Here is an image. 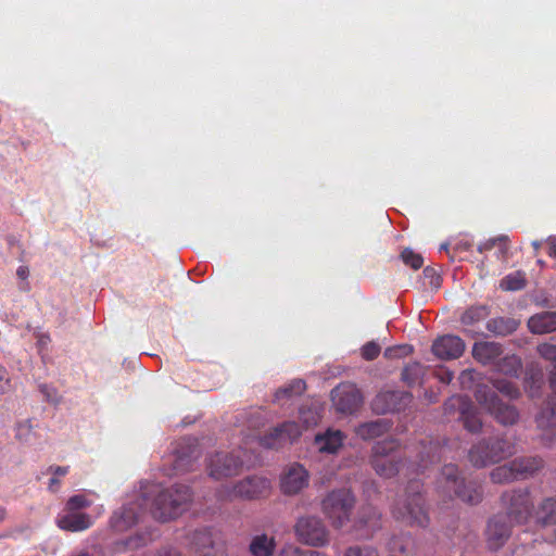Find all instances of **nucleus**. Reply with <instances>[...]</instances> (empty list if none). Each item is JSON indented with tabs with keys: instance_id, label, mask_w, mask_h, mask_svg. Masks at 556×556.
Returning <instances> with one entry per match:
<instances>
[{
	"instance_id": "bf43d9fd",
	"label": "nucleus",
	"mask_w": 556,
	"mask_h": 556,
	"mask_svg": "<svg viewBox=\"0 0 556 556\" xmlns=\"http://www.w3.org/2000/svg\"><path fill=\"white\" fill-rule=\"evenodd\" d=\"M156 556H181L179 552L172 547H163L161 548Z\"/></svg>"
},
{
	"instance_id": "6e6552de",
	"label": "nucleus",
	"mask_w": 556,
	"mask_h": 556,
	"mask_svg": "<svg viewBox=\"0 0 556 556\" xmlns=\"http://www.w3.org/2000/svg\"><path fill=\"white\" fill-rule=\"evenodd\" d=\"M476 400L503 426H513L519 419L517 408L514 405L504 403L489 386L478 388Z\"/></svg>"
},
{
	"instance_id": "37998d69",
	"label": "nucleus",
	"mask_w": 556,
	"mask_h": 556,
	"mask_svg": "<svg viewBox=\"0 0 556 556\" xmlns=\"http://www.w3.org/2000/svg\"><path fill=\"white\" fill-rule=\"evenodd\" d=\"M91 504L92 502L85 494H76L67 500L65 509L70 513H78L80 509L90 507Z\"/></svg>"
},
{
	"instance_id": "774afa93",
	"label": "nucleus",
	"mask_w": 556,
	"mask_h": 556,
	"mask_svg": "<svg viewBox=\"0 0 556 556\" xmlns=\"http://www.w3.org/2000/svg\"><path fill=\"white\" fill-rule=\"evenodd\" d=\"M532 247L535 251H538L540 248H541V242L540 241H533L532 242Z\"/></svg>"
},
{
	"instance_id": "39448f33",
	"label": "nucleus",
	"mask_w": 556,
	"mask_h": 556,
	"mask_svg": "<svg viewBox=\"0 0 556 556\" xmlns=\"http://www.w3.org/2000/svg\"><path fill=\"white\" fill-rule=\"evenodd\" d=\"M355 505V497L349 489L329 492L321 501V511L334 529L343 528L349 521Z\"/></svg>"
},
{
	"instance_id": "338daca9",
	"label": "nucleus",
	"mask_w": 556,
	"mask_h": 556,
	"mask_svg": "<svg viewBox=\"0 0 556 556\" xmlns=\"http://www.w3.org/2000/svg\"><path fill=\"white\" fill-rule=\"evenodd\" d=\"M541 388V384L538 388H534L533 386L529 389V394L531 397L539 396V389Z\"/></svg>"
},
{
	"instance_id": "4be33fe9",
	"label": "nucleus",
	"mask_w": 556,
	"mask_h": 556,
	"mask_svg": "<svg viewBox=\"0 0 556 556\" xmlns=\"http://www.w3.org/2000/svg\"><path fill=\"white\" fill-rule=\"evenodd\" d=\"M346 435L341 430L328 428L315 437L314 443L320 453L336 454L342 446Z\"/></svg>"
},
{
	"instance_id": "e433bc0d",
	"label": "nucleus",
	"mask_w": 556,
	"mask_h": 556,
	"mask_svg": "<svg viewBox=\"0 0 556 556\" xmlns=\"http://www.w3.org/2000/svg\"><path fill=\"white\" fill-rule=\"evenodd\" d=\"M491 479L495 483H506L514 480H518L514 466V460L493 469L491 471Z\"/></svg>"
},
{
	"instance_id": "0eeeda50",
	"label": "nucleus",
	"mask_w": 556,
	"mask_h": 556,
	"mask_svg": "<svg viewBox=\"0 0 556 556\" xmlns=\"http://www.w3.org/2000/svg\"><path fill=\"white\" fill-rule=\"evenodd\" d=\"M270 491L268 479L260 476H249L232 485H225L218 491V497L224 501L258 500L266 497Z\"/></svg>"
},
{
	"instance_id": "603ef678",
	"label": "nucleus",
	"mask_w": 556,
	"mask_h": 556,
	"mask_svg": "<svg viewBox=\"0 0 556 556\" xmlns=\"http://www.w3.org/2000/svg\"><path fill=\"white\" fill-rule=\"evenodd\" d=\"M425 279H429L430 287L438 289L441 285V278L433 268L426 267L422 271Z\"/></svg>"
},
{
	"instance_id": "2eb2a0df",
	"label": "nucleus",
	"mask_w": 556,
	"mask_h": 556,
	"mask_svg": "<svg viewBox=\"0 0 556 556\" xmlns=\"http://www.w3.org/2000/svg\"><path fill=\"white\" fill-rule=\"evenodd\" d=\"M464 340L454 334H444L437 338L431 346V351L440 359L451 361L459 358L465 352Z\"/></svg>"
},
{
	"instance_id": "b1692460",
	"label": "nucleus",
	"mask_w": 556,
	"mask_h": 556,
	"mask_svg": "<svg viewBox=\"0 0 556 556\" xmlns=\"http://www.w3.org/2000/svg\"><path fill=\"white\" fill-rule=\"evenodd\" d=\"M60 529L70 532H79L89 529L92 526L91 517L85 513H70L58 518Z\"/></svg>"
},
{
	"instance_id": "8fccbe9b",
	"label": "nucleus",
	"mask_w": 556,
	"mask_h": 556,
	"mask_svg": "<svg viewBox=\"0 0 556 556\" xmlns=\"http://www.w3.org/2000/svg\"><path fill=\"white\" fill-rule=\"evenodd\" d=\"M304 549L293 544L283 545L275 556H303Z\"/></svg>"
},
{
	"instance_id": "c756f323",
	"label": "nucleus",
	"mask_w": 556,
	"mask_h": 556,
	"mask_svg": "<svg viewBox=\"0 0 556 556\" xmlns=\"http://www.w3.org/2000/svg\"><path fill=\"white\" fill-rule=\"evenodd\" d=\"M427 374V367L419 362H412L404 366L401 372V380L407 387L422 384Z\"/></svg>"
},
{
	"instance_id": "e2e57ef3",
	"label": "nucleus",
	"mask_w": 556,
	"mask_h": 556,
	"mask_svg": "<svg viewBox=\"0 0 556 556\" xmlns=\"http://www.w3.org/2000/svg\"><path fill=\"white\" fill-rule=\"evenodd\" d=\"M60 480L58 477L53 476L50 481H49V485H48V489L51 491V492H56L60 488Z\"/></svg>"
},
{
	"instance_id": "6ab92c4d",
	"label": "nucleus",
	"mask_w": 556,
	"mask_h": 556,
	"mask_svg": "<svg viewBox=\"0 0 556 556\" xmlns=\"http://www.w3.org/2000/svg\"><path fill=\"white\" fill-rule=\"evenodd\" d=\"M538 428L542 430V440L551 444L556 439V401L549 399L535 418Z\"/></svg>"
},
{
	"instance_id": "a878e982",
	"label": "nucleus",
	"mask_w": 556,
	"mask_h": 556,
	"mask_svg": "<svg viewBox=\"0 0 556 556\" xmlns=\"http://www.w3.org/2000/svg\"><path fill=\"white\" fill-rule=\"evenodd\" d=\"M380 517L381 515L375 507L370 505L364 506L359 511V516L355 527L356 529L365 528L366 533L364 534V536L369 538L374 534L376 530H378L381 527Z\"/></svg>"
},
{
	"instance_id": "f8f14e48",
	"label": "nucleus",
	"mask_w": 556,
	"mask_h": 556,
	"mask_svg": "<svg viewBox=\"0 0 556 556\" xmlns=\"http://www.w3.org/2000/svg\"><path fill=\"white\" fill-rule=\"evenodd\" d=\"M302 433V429L295 421H285L271 429L261 438V445L267 448H279L286 443L296 440Z\"/></svg>"
},
{
	"instance_id": "dca6fc26",
	"label": "nucleus",
	"mask_w": 556,
	"mask_h": 556,
	"mask_svg": "<svg viewBox=\"0 0 556 556\" xmlns=\"http://www.w3.org/2000/svg\"><path fill=\"white\" fill-rule=\"evenodd\" d=\"M412 394L405 391H383L372 401V409L378 414L400 410L412 401Z\"/></svg>"
},
{
	"instance_id": "ea45409f",
	"label": "nucleus",
	"mask_w": 556,
	"mask_h": 556,
	"mask_svg": "<svg viewBox=\"0 0 556 556\" xmlns=\"http://www.w3.org/2000/svg\"><path fill=\"white\" fill-rule=\"evenodd\" d=\"M521 369V361L516 355H509L502 358L498 364V370L509 376H517Z\"/></svg>"
},
{
	"instance_id": "f3484780",
	"label": "nucleus",
	"mask_w": 556,
	"mask_h": 556,
	"mask_svg": "<svg viewBox=\"0 0 556 556\" xmlns=\"http://www.w3.org/2000/svg\"><path fill=\"white\" fill-rule=\"evenodd\" d=\"M175 453L174 469L180 472L192 470L193 464L199 459L201 454L198 440L194 438H184L179 442Z\"/></svg>"
},
{
	"instance_id": "4468645a",
	"label": "nucleus",
	"mask_w": 556,
	"mask_h": 556,
	"mask_svg": "<svg viewBox=\"0 0 556 556\" xmlns=\"http://www.w3.org/2000/svg\"><path fill=\"white\" fill-rule=\"evenodd\" d=\"M331 399L336 409L342 414H353L362 403L359 390L353 384H340L331 392Z\"/></svg>"
},
{
	"instance_id": "6e6d98bb",
	"label": "nucleus",
	"mask_w": 556,
	"mask_h": 556,
	"mask_svg": "<svg viewBox=\"0 0 556 556\" xmlns=\"http://www.w3.org/2000/svg\"><path fill=\"white\" fill-rule=\"evenodd\" d=\"M39 388L40 392L46 396L48 402H58V392L55 389L49 387L48 384H41Z\"/></svg>"
},
{
	"instance_id": "3c124183",
	"label": "nucleus",
	"mask_w": 556,
	"mask_h": 556,
	"mask_svg": "<svg viewBox=\"0 0 556 556\" xmlns=\"http://www.w3.org/2000/svg\"><path fill=\"white\" fill-rule=\"evenodd\" d=\"M434 377L444 384H450L454 379V374L448 368L439 367L434 371Z\"/></svg>"
},
{
	"instance_id": "1a4fd4ad",
	"label": "nucleus",
	"mask_w": 556,
	"mask_h": 556,
	"mask_svg": "<svg viewBox=\"0 0 556 556\" xmlns=\"http://www.w3.org/2000/svg\"><path fill=\"white\" fill-rule=\"evenodd\" d=\"M240 450L216 451L206 458V470L215 480L238 476L243 468Z\"/></svg>"
},
{
	"instance_id": "cd10ccee",
	"label": "nucleus",
	"mask_w": 556,
	"mask_h": 556,
	"mask_svg": "<svg viewBox=\"0 0 556 556\" xmlns=\"http://www.w3.org/2000/svg\"><path fill=\"white\" fill-rule=\"evenodd\" d=\"M514 466L518 479H525L544 466V460L538 456L518 457L514 459Z\"/></svg>"
},
{
	"instance_id": "f704fd0d",
	"label": "nucleus",
	"mask_w": 556,
	"mask_h": 556,
	"mask_svg": "<svg viewBox=\"0 0 556 556\" xmlns=\"http://www.w3.org/2000/svg\"><path fill=\"white\" fill-rule=\"evenodd\" d=\"M526 285V274L521 270L508 274L500 282L501 289L505 291H518L523 289Z\"/></svg>"
},
{
	"instance_id": "a18cd8bd",
	"label": "nucleus",
	"mask_w": 556,
	"mask_h": 556,
	"mask_svg": "<svg viewBox=\"0 0 556 556\" xmlns=\"http://www.w3.org/2000/svg\"><path fill=\"white\" fill-rule=\"evenodd\" d=\"M414 352V348L409 344H401L390 346L384 350V357L389 359L403 358L410 355Z\"/></svg>"
},
{
	"instance_id": "c9c22d12",
	"label": "nucleus",
	"mask_w": 556,
	"mask_h": 556,
	"mask_svg": "<svg viewBox=\"0 0 556 556\" xmlns=\"http://www.w3.org/2000/svg\"><path fill=\"white\" fill-rule=\"evenodd\" d=\"M481 374L470 368L463 370L458 377V382L463 390H475V392L479 387L484 386L481 383Z\"/></svg>"
},
{
	"instance_id": "f257e3e1",
	"label": "nucleus",
	"mask_w": 556,
	"mask_h": 556,
	"mask_svg": "<svg viewBox=\"0 0 556 556\" xmlns=\"http://www.w3.org/2000/svg\"><path fill=\"white\" fill-rule=\"evenodd\" d=\"M192 501V491L188 485L174 484L154 492L149 498L146 494L137 501L124 505L111 518V526L116 531H125L135 526L143 514V506L149 507L152 517L160 521H169L188 509Z\"/></svg>"
},
{
	"instance_id": "20e7f679",
	"label": "nucleus",
	"mask_w": 556,
	"mask_h": 556,
	"mask_svg": "<svg viewBox=\"0 0 556 556\" xmlns=\"http://www.w3.org/2000/svg\"><path fill=\"white\" fill-rule=\"evenodd\" d=\"M439 489L448 497H452L453 493L462 502L469 505H477L483 498L482 485L477 481H466L459 478L457 466L452 464L442 468Z\"/></svg>"
},
{
	"instance_id": "4d7b16f0",
	"label": "nucleus",
	"mask_w": 556,
	"mask_h": 556,
	"mask_svg": "<svg viewBox=\"0 0 556 556\" xmlns=\"http://www.w3.org/2000/svg\"><path fill=\"white\" fill-rule=\"evenodd\" d=\"M139 546L138 543H135L132 539H128L126 541L116 543L115 551L122 552L126 551L127 548H132Z\"/></svg>"
},
{
	"instance_id": "58836bf2",
	"label": "nucleus",
	"mask_w": 556,
	"mask_h": 556,
	"mask_svg": "<svg viewBox=\"0 0 556 556\" xmlns=\"http://www.w3.org/2000/svg\"><path fill=\"white\" fill-rule=\"evenodd\" d=\"M299 418L305 429L316 426L320 420V413L315 406H302Z\"/></svg>"
},
{
	"instance_id": "ddd939ff",
	"label": "nucleus",
	"mask_w": 556,
	"mask_h": 556,
	"mask_svg": "<svg viewBox=\"0 0 556 556\" xmlns=\"http://www.w3.org/2000/svg\"><path fill=\"white\" fill-rule=\"evenodd\" d=\"M459 410V419L463 421L464 428L471 433H477L482 429V421L476 412L471 409L469 401L463 396H452L444 403L445 413Z\"/></svg>"
},
{
	"instance_id": "9d476101",
	"label": "nucleus",
	"mask_w": 556,
	"mask_h": 556,
	"mask_svg": "<svg viewBox=\"0 0 556 556\" xmlns=\"http://www.w3.org/2000/svg\"><path fill=\"white\" fill-rule=\"evenodd\" d=\"M502 502L506 507V517L511 523L523 525L533 513V502L528 489H518L502 494Z\"/></svg>"
},
{
	"instance_id": "72a5a7b5",
	"label": "nucleus",
	"mask_w": 556,
	"mask_h": 556,
	"mask_svg": "<svg viewBox=\"0 0 556 556\" xmlns=\"http://www.w3.org/2000/svg\"><path fill=\"white\" fill-rule=\"evenodd\" d=\"M490 314L486 305H476L467 308L460 317V321L465 326L475 325L485 319Z\"/></svg>"
},
{
	"instance_id": "a19ab883",
	"label": "nucleus",
	"mask_w": 556,
	"mask_h": 556,
	"mask_svg": "<svg viewBox=\"0 0 556 556\" xmlns=\"http://www.w3.org/2000/svg\"><path fill=\"white\" fill-rule=\"evenodd\" d=\"M410 544L408 535H393L388 542V551L390 553L406 554Z\"/></svg>"
},
{
	"instance_id": "7ed1b4c3",
	"label": "nucleus",
	"mask_w": 556,
	"mask_h": 556,
	"mask_svg": "<svg viewBox=\"0 0 556 556\" xmlns=\"http://www.w3.org/2000/svg\"><path fill=\"white\" fill-rule=\"evenodd\" d=\"M421 488L422 484L419 480L409 481L405 498L399 500L392 507V515L396 520L412 527L426 528L429 526L430 518Z\"/></svg>"
},
{
	"instance_id": "09e8293b",
	"label": "nucleus",
	"mask_w": 556,
	"mask_h": 556,
	"mask_svg": "<svg viewBox=\"0 0 556 556\" xmlns=\"http://www.w3.org/2000/svg\"><path fill=\"white\" fill-rule=\"evenodd\" d=\"M31 430L33 426L29 420L22 421L16 426L15 437L17 440L26 442L29 440Z\"/></svg>"
},
{
	"instance_id": "412c9836",
	"label": "nucleus",
	"mask_w": 556,
	"mask_h": 556,
	"mask_svg": "<svg viewBox=\"0 0 556 556\" xmlns=\"http://www.w3.org/2000/svg\"><path fill=\"white\" fill-rule=\"evenodd\" d=\"M190 549L194 556H223L214 545L211 532L195 530L190 536Z\"/></svg>"
},
{
	"instance_id": "13d9d810",
	"label": "nucleus",
	"mask_w": 556,
	"mask_h": 556,
	"mask_svg": "<svg viewBox=\"0 0 556 556\" xmlns=\"http://www.w3.org/2000/svg\"><path fill=\"white\" fill-rule=\"evenodd\" d=\"M49 471L55 477H63L68 473V466H50Z\"/></svg>"
},
{
	"instance_id": "79ce46f5",
	"label": "nucleus",
	"mask_w": 556,
	"mask_h": 556,
	"mask_svg": "<svg viewBox=\"0 0 556 556\" xmlns=\"http://www.w3.org/2000/svg\"><path fill=\"white\" fill-rule=\"evenodd\" d=\"M493 388L509 399H518L520 395L516 384L507 379H496L493 381Z\"/></svg>"
},
{
	"instance_id": "5fc2aeb1",
	"label": "nucleus",
	"mask_w": 556,
	"mask_h": 556,
	"mask_svg": "<svg viewBox=\"0 0 556 556\" xmlns=\"http://www.w3.org/2000/svg\"><path fill=\"white\" fill-rule=\"evenodd\" d=\"M506 239H507V236H505V235H501L498 237L491 238L488 241H485L484 243L480 244L478 247V251L480 253H482L484 251H490L497 245V240H506Z\"/></svg>"
},
{
	"instance_id": "49530a36",
	"label": "nucleus",
	"mask_w": 556,
	"mask_h": 556,
	"mask_svg": "<svg viewBox=\"0 0 556 556\" xmlns=\"http://www.w3.org/2000/svg\"><path fill=\"white\" fill-rule=\"evenodd\" d=\"M343 556H380L377 548L370 545H352L349 546Z\"/></svg>"
},
{
	"instance_id": "2f4dec72",
	"label": "nucleus",
	"mask_w": 556,
	"mask_h": 556,
	"mask_svg": "<svg viewBox=\"0 0 556 556\" xmlns=\"http://www.w3.org/2000/svg\"><path fill=\"white\" fill-rule=\"evenodd\" d=\"M538 354L553 365V369L548 372V383L553 393L556 394V344L541 343L536 348Z\"/></svg>"
},
{
	"instance_id": "052dcab7",
	"label": "nucleus",
	"mask_w": 556,
	"mask_h": 556,
	"mask_svg": "<svg viewBox=\"0 0 556 556\" xmlns=\"http://www.w3.org/2000/svg\"><path fill=\"white\" fill-rule=\"evenodd\" d=\"M548 255L556 258V236L547 239Z\"/></svg>"
},
{
	"instance_id": "473e14b6",
	"label": "nucleus",
	"mask_w": 556,
	"mask_h": 556,
	"mask_svg": "<svg viewBox=\"0 0 556 556\" xmlns=\"http://www.w3.org/2000/svg\"><path fill=\"white\" fill-rule=\"evenodd\" d=\"M536 522L541 526H551L556 523V498L547 497L535 511Z\"/></svg>"
},
{
	"instance_id": "393cba45",
	"label": "nucleus",
	"mask_w": 556,
	"mask_h": 556,
	"mask_svg": "<svg viewBox=\"0 0 556 556\" xmlns=\"http://www.w3.org/2000/svg\"><path fill=\"white\" fill-rule=\"evenodd\" d=\"M528 328L534 334H545L556 331V312H542L531 316Z\"/></svg>"
},
{
	"instance_id": "c85d7f7f",
	"label": "nucleus",
	"mask_w": 556,
	"mask_h": 556,
	"mask_svg": "<svg viewBox=\"0 0 556 556\" xmlns=\"http://www.w3.org/2000/svg\"><path fill=\"white\" fill-rule=\"evenodd\" d=\"M275 548V538L265 533L253 536L249 545L252 556H274Z\"/></svg>"
},
{
	"instance_id": "f03ea898",
	"label": "nucleus",
	"mask_w": 556,
	"mask_h": 556,
	"mask_svg": "<svg viewBox=\"0 0 556 556\" xmlns=\"http://www.w3.org/2000/svg\"><path fill=\"white\" fill-rule=\"evenodd\" d=\"M446 443L430 440L428 443H421L418 463L404 462L402 451L396 440H383L377 442L372 447L371 466L377 475L383 478H391L404 470L424 472L428 464H434L441 460L446 451Z\"/></svg>"
},
{
	"instance_id": "0e129e2a",
	"label": "nucleus",
	"mask_w": 556,
	"mask_h": 556,
	"mask_svg": "<svg viewBox=\"0 0 556 556\" xmlns=\"http://www.w3.org/2000/svg\"><path fill=\"white\" fill-rule=\"evenodd\" d=\"M497 245L501 247L503 253L508 251V238L506 240H497Z\"/></svg>"
},
{
	"instance_id": "423d86ee",
	"label": "nucleus",
	"mask_w": 556,
	"mask_h": 556,
	"mask_svg": "<svg viewBox=\"0 0 556 556\" xmlns=\"http://www.w3.org/2000/svg\"><path fill=\"white\" fill-rule=\"evenodd\" d=\"M515 453V444L504 438L482 440L473 445L468 458L472 466L483 468L511 456Z\"/></svg>"
},
{
	"instance_id": "680f3d73",
	"label": "nucleus",
	"mask_w": 556,
	"mask_h": 556,
	"mask_svg": "<svg viewBox=\"0 0 556 556\" xmlns=\"http://www.w3.org/2000/svg\"><path fill=\"white\" fill-rule=\"evenodd\" d=\"M16 275L20 279L26 280L29 276V269L27 266H20L16 270Z\"/></svg>"
},
{
	"instance_id": "aec40b11",
	"label": "nucleus",
	"mask_w": 556,
	"mask_h": 556,
	"mask_svg": "<svg viewBox=\"0 0 556 556\" xmlns=\"http://www.w3.org/2000/svg\"><path fill=\"white\" fill-rule=\"evenodd\" d=\"M308 472L300 464L292 465L281 479V491L285 494H296L308 484Z\"/></svg>"
},
{
	"instance_id": "7c9ffc66",
	"label": "nucleus",
	"mask_w": 556,
	"mask_h": 556,
	"mask_svg": "<svg viewBox=\"0 0 556 556\" xmlns=\"http://www.w3.org/2000/svg\"><path fill=\"white\" fill-rule=\"evenodd\" d=\"M519 321L511 317H495L486 323V329L495 336H508L517 330Z\"/></svg>"
},
{
	"instance_id": "69168bd1",
	"label": "nucleus",
	"mask_w": 556,
	"mask_h": 556,
	"mask_svg": "<svg viewBox=\"0 0 556 556\" xmlns=\"http://www.w3.org/2000/svg\"><path fill=\"white\" fill-rule=\"evenodd\" d=\"M303 556H328L326 553L318 552V551H304Z\"/></svg>"
},
{
	"instance_id": "c03bdc74",
	"label": "nucleus",
	"mask_w": 556,
	"mask_h": 556,
	"mask_svg": "<svg viewBox=\"0 0 556 556\" xmlns=\"http://www.w3.org/2000/svg\"><path fill=\"white\" fill-rule=\"evenodd\" d=\"M401 260L405 265L415 270L421 268L424 265V257L409 248H406L401 252Z\"/></svg>"
},
{
	"instance_id": "864d4df0",
	"label": "nucleus",
	"mask_w": 556,
	"mask_h": 556,
	"mask_svg": "<svg viewBox=\"0 0 556 556\" xmlns=\"http://www.w3.org/2000/svg\"><path fill=\"white\" fill-rule=\"evenodd\" d=\"M10 390V378L7 369L0 365V394H4Z\"/></svg>"
},
{
	"instance_id": "bb28decb",
	"label": "nucleus",
	"mask_w": 556,
	"mask_h": 556,
	"mask_svg": "<svg viewBox=\"0 0 556 556\" xmlns=\"http://www.w3.org/2000/svg\"><path fill=\"white\" fill-rule=\"evenodd\" d=\"M391 424L387 419H376L361 424L355 428V433L362 440H372L387 433Z\"/></svg>"
},
{
	"instance_id": "de8ad7c7",
	"label": "nucleus",
	"mask_w": 556,
	"mask_h": 556,
	"mask_svg": "<svg viewBox=\"0 0 556 556\" xmlns=\"http://www.w3.org/2000/svg\"><path fill=\"white\" fill-rule=\"evenodd\" d=\"M380 345L374 341L367 342L362 348V356L366 361H374L380 354Z\"/></svg>"
},
{
	"instance_id": "a211bd4d",
	"label": "nucleus",
	"mask_w": 556,
	"mask_h": 556,
	"mask_svg": "<svg viewBox=\"0 0 556 556\" xmlns=\"http://www.w3.org/2000/svg\"><path fill=\"white\" fill-rule=\"evenodd\" d=\"M513 523L503 515L492 517L486 527V542L491 549L502 547L511 533Z\"/></svg>"
},
{
	"instance_id": "5701e85b",
	"label": "nucleus",
	"mask_w": 556,
	"mask_h": 556,
	"mask_svg": "<svg viewBox=\"0 0 556 556\" xmlns=\"http://www.w3.org/2000/svg\"><path fill=\"white\" fill-rule=\"evenodd\" d=\"M502 353V344L493 341H479L472 346V357L482 365L492 364Z\"/></svg>"
},
{
	"instance_id": "9b49d317",
	"label": "nucleus",
	"mask_w": 556,
	"mask_h": 556,
	"mask_svg": "<svg viewBox=\"0 0 556 556\" xmlns=\"http://www.w3.org/2000/svg\"><path fill=\"white\" fill-rule=\"evenodd\" d=\"M300 542L311 546H325L329 542V532L321 519L313 516L300 518L294 526Z\"/></svg>"
},
{
	"instance_id": "4c0bfd02",
	"label": "nucleus",
	"mask_w": 556,
	"mask_h": 556,
	"mask_svg": "<svg viewBox=\"0 0 556 556\" xmlns=\"http://www.w3.org/2000/svg\"><path fill=\"white\" fill-rule=\"evenodd\" d=\"M306 389V383L302 379H294L289 384L278 389L275 392V400L280 401L281 399L291 397L294 395H301Z\"/></svg>"
}]
</instances>
